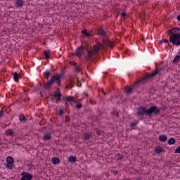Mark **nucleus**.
I'll return each instance as SVG.
<instances>
[{"label": "nucleus", "instance_id": "f257e3e1", "mask_svg": "<svg viewBox=\"0 0 180 180\" xmlns=\"http://www.w3.org/2000/svg\"><path fill=\"white\" fill-rule=\"evenodd\" d=\"M102 49V46H95L94 49H86L85 46H81L77 50V56L79 57L82 56L85 53V51L87 52V56H86V60H89L92 57V56H95L98 51H101Z\"/></svg>", "mask_w": 180, "mask_h": 180}, {"label": "nucleus", "instance_id": "f03ea898", "mask_svg": "<svg viewBox=\"0 0 180 180\" xmlns=\"http://www.w3.org/2000/svg\"><path fill=\"white\" fill-rule=\"evenodd\" d=\"M169 41L175 46L180 45V28L174 27L169 31Z\"/></svg>", "mask_w": 180, "mask_h": 180}, {"label": "nucleus", "instance_id": "7ed1b4c3", "mask_svg": "<svg viewBox=\"0 0 180 180\" xmlns=\"http://www.w3.org/2000/svg\"><path fill=\"white\" fill-rule=\"evenodd\" d=\"M158 112H160V109H158V108H157L156 106H151L148 110H146L144 107H141L140 108H138L136 115L139 117H141L143 114L145 113L147 116H150L151 113L157 115Z\"/></svg>", "mask_w": 180, "mask_h": 180}, {"label": "nucleus", "instance_id": "20e7f679", "mask_svg": "<svg viewBox=\"0 0 180 180\" xmlns=\"http://www.w3.org/2000/svg\"><path fill=\"white\" fill-rule=\"evenodd\" d=\"M161 71H162V69H156L151 74H148L146 77H143L139 82H142V84H144L147 79H150V78H153V77H155L157 74L161 75Z\"/></svg>", "mask_w": 180, "mask_h": 180}, {"label": "nucleus", "instance_id": "39448f33", "mask_svg": "<svg viewBox=\"0 0 180 180\" xmlns=\"http://www.w3.org/2000/svg\"><path fill=\"white\" fill-rule=\"evenodd\" d=\"M63 78V75H58L57 76H53L52 78L48 81L46 84V89H48V86H50L53 85L54 82H57V84H59L60 79Z\"/></svg>", "mask_w": 180, "mask_h": 180}, {"label": "nucleus", "instance_id": "423d86ee", "mask_svg": "<svg viewBox=\"0 0 180 180\" xmlns=\"http://www.w3.org/2000/svg\"><path fill=\"white\" fill-rule=\"evenodd\" d=\"M6 162L5 163V167L7 169H13V158H6Z\"/></svg>", "mask_w": 180, "mask_h": 180}, {"label": "nucleus", "instance_id": "0eeeda50", "mask_svg": "<svg viewBox=\"0 0 180 180\" xmlns=\"http://www.w3.org/2000/svg\"><path fill=\"white\" fill-rule=\"evenodd\" d=\"M21 180H31L33 179V175L30 173H27V172H22L21 174Z\"/></svg>", "mask_w": 180, "mask_h": 180}, {"label": "nucleus", "instance_id": "6e6552de", "mask_svg": "<svg viewBox=\"0 0 180 180\" xmlns=\"http://www.w3.org/2000/svg\"><path fill=\"white\" fill-rule=\"evenodd\" d=\"M65 103L68 105H71L72 106L74 105V97H67Z\"/></svg>", "mask_w": 180, "mask_h": 180}, {"label": "nucleus", "instance_id": "1a4fd4ad", "mask_svg": "<svg viewBox=\"0 0 180 180\" xmlns=\"http://www.w3.org/2000/svg\"><path fill=\"white\" fill-rule=\"evenodd\" d=\"M124 94H127V95H129V94H131L133 92V88L130 86H127L124 89Z\"/></svg>", "mask_w": 180, "mask_h": 180}, {"label": "nucleus", "instance_id": "9d476101", "mask_svg": "<svg viewBox=\"0 0 180 180\" xmlns=\"http://www.w3.org/2000/svg\"><path fill=\"white\" fill-rule=\"evenodd\" d=\"M15 5L17 8H20L23 5V1L22 0H15Z\"/></svg>", "mask_w": 180, "mask_h": 180}, {"label": "nucleus", "instance_id": "9b49d317", "mask_svg": "<svg viewBox=\"0 0 180 180\" xmlns=\"http://www.w3.org/2000/svg\"><path fill=\"white\" fill-rule=\"evenodd\" d=\"M98 34L99 36H106V32H105L103 29L101 28L98 30Z\"/></svg>", "mask_w": 180, "mask_h": 180}, {"label": "nucleus", "instance_id": "f8f14e48", "mask_svg": "<svg viewBox=\"0 0 180 180\" xmlns=\"http://www.w3.org/2000/svg\"><path fill=\"white\" fill-rule=\"evenodd\" d=\"M51 162L53 165H57V164H60V159L59 158H52Z\"/></svg>", "mask_w": 180, "mask_h": 180}, {"label": "nucleus", "instance_id": "ddd939ff", "mask_svg": "<svg viewBox=\"0 0 180 180\" xmlns=\"http://www.w3.org/2000/svg\"><path fill=\"white\" fill-rule=\"evenodd\" d=\"M155 152H156L157 154H161V153L162 152V148H161V146L155 147Z\"/></svg>", "mask_w": 180, "mask_h": 180}, {"label": "nucleus", "instance_id": "4468645a", "mask_svg": "<svg viewBox=\"0 0 180 180\" xmlns=\"http://www.w3.org/2000/svg\"><path fill=\"white\" fill-rule=\"evenodd\" d=\"M180 61V56L179 55H177L175 56V58H174L173 60V63L174 64H177L179 63Z\"/></svg>", "mask_w": 180, "mask_h": 180}, {"label": "nucleus", "instance_id": "2eb2a0df", "mask_svg": "<svg viewBox=\"0 0 180 180\" xmlns=\"http://www.w3.org/2000/svg\"><path fill=\"white\" fill-rule=\"evenodd\" d=\"M7 136H15V131L12 129H8L6 132Z\"/></svg>", "mask_w": 180, "mask_h": 180}, {"label": "nucleus", "instance_id": "dca6fc26", "mask_svg": "<svg viewBox=\"0 0 180 180\" xmlns=\"http://www.w3.org/2000/svg\"><path fill=\"white\" fill-rule=\"evenodd\" d=\"M43 140H44V141H47L49 140H50V139H51V136H50V134H46L45 135H44L42 136Z\"/></svg>", "mask_w": 180, "mask_h": 180}, {"label": "nucleus", "instance_id": "f3484780", "mask_svg": "<svg viewBox=\"0 0 180 180\" xmlns=\"http://www.w3.org/2000/svg\"><path fill=\"white\" fill-rule=\"evenodd\" d=\"M159 140H160V141H162V142L167 141V136L160 135L159 136Z\"/></svg>", "mask_w": 180, "mask_h": 180}, {"label": "nucleus", "instance_id": "a211bd4d", "mask_svg": "<svg viewBox=\"0 0 180 180\" xmlns=\"http://www.w3.org/2000/svg\"><path fill=\"white\" fill-rule=\"evenodd\" d=\"M13 79L16 82L19 81V74H18V72H14L13 73Z\"/></svg>", "mask_w": 180, "mask_h": 180}, {"label": "nucleus", "instance_id": "6ab92c4d", "mask_svg": "<svg viewBox=\"0 0 180 180\" xmlns=\"http://www.w3.org/2000/svg\"><path fill=\"white\" fill-rule=\"evenodd\" d=\"M167 143H168V144H170V145L175 144V139H174V138L169 139L167 141Z\"/></svg>", "mask_w": 180, "mask_h": 180}, {"label": "nucleus", "instance_id": "aec40b11", "mask_svg": "<svg viewBox=\"0 0 180 180\" xmlns=\"http://www.w3.org/2000/svg\"><path fill=\"white\" fill-rule=\"evenodd\" d=\"M82 33L86 36V37H89L90 34L88 32V31H86V30H84L82 31Z\"/></svg>", "mask_w": 180, "mask_h": 180}, {"label": "nucleus", "instance_id": "412c9836", "mask_svg": "<svg viewBox=\"0 0 180 180\" xmlns=\"http://www.w3.org/2000/svg\"><path fill=\"white\" fill-rule=\"evenodd\" d=\"M55 98H60V96H61V93L60 91H56L54 94Z\"/></svg>", "mask_w": 180, "mask_h": 180}, {"label": "nucleus", "instance_id": "4be33fe9", "mask_svg": "<svg viewBox=\"0 0 180 180\" xmlns=\"http://www.w3.org/2000/svg\"><path fill=\"white\" fill-rule=\"evenodd\" d=\"M44 77L46 78V79H49V77H50V72L46 71L44 74Z\"/></svg>", "mask_w": 180, "mask_h": 180}, {"label": "nucleus", "instance_id": "5701e85b", "mask_svg": "<svg viewBox=\"0 0 180 180\" xmlns=\"http://www.w3.org/2000/svg\"><path fill=\"white\" fill-rule=\"evenodd\" d=\"M68 162H76L77 158H68Z\"/></svg>", "mask_w": 180, "mask_h": 180}, {"label": "nucleus", "instance_id": "b1692460", "mask_svg": "<svg viewBox=\"0 0 180 180\" xmlns=\"http://www.w3.org/2000/svg\"><path fill=\"white\" fill-rule=\"evenodd\" d=\"M44 54L46 58H49V57H50V55L49 54V51H45L44 52Z\"/></svg>", "mask_w": 180, "mask_h": 180}, {"label": "nucleus", "instance_id": "393cba45", "mask_svg": "<svg viewBox=\"0 0 180 180\" xmlns=\"http://www.w3.org/2000/svg\"><path fill=\"white\" fill-rule=\"evenodd\" d=\"M89 137H91V136L89 135V134H84V140H88V139H89Z\"/></svg>", "mask_w": 180, "mask_h": 180}, {"label": "nucleus", "instance_id": "a878e982", "mask_svg": "<svg viewBox=\"0 0 180 180\" xmlns=\"http://www.w3.org/2000/svg\"><path fill=\"white\" fill-rule=\"evenodd\" d=\"M136 124H137V122H130L129 126H131V127H134Z\"/></svg>", "mask_w": 180, "mask_h": 180}, {"label": "nucleus", "instance_id": "bb28decb", "mask_svg": "<svg viewBox=\"0 0 180 180\" xmlns=\"http://www.w3.org/2000/svg\"><path fill=\"white\" fill-rule=\"evenodd\" d=\"M176 154H179L180 153V146H179L176 150H175Z\"/></svg>", "mask_w": 180, "mask_h": 180}, {"label": "nucleus", "instance_id": "cd10ccee", "mask_svg": "<svg viewBox=\"0 0 180 180\" xmlns=\"http://www.w3.org/2000/svg\"><path fill=\"white\" fill-rule=\"evenodd\" d=\"M161 43H166V44H169V42L167 39H163Z\"/></svg>", "mask_w": 180, "mask_h": 180}, {"label": "nucleus", "instance_id": "c85d7f7f", "mask_svg": "<svg viewBox=\"0 0 180 180\" xmlns=\"http://www.w3.org/2000/svg\"><path fill=\"white\" fill-rule=\"evenodd\" d=\"M63 113H64V110H63V109H60L58 115H63Z\"/></svg>", "mask_w": 180, "mask_h": 180}, {"label": "nucleus", "instance_id": "c756f323", "mask_svg": "<svg viewBox=\"0 0 180 180\" xmlns=\"http://www.w3.org/2000/svg\"><path fill=\"white\" fill-rule=\"evenodd\" d=\"M76 108L77 109H81V108H82V105L81 104H77Z\"/></svg>", "mask_w": 180, "mask_h": 180}, {"label": "nucleus", "instance_id": "7c9ffc66", "mask_svg": "<svg viewBox=\"0 0 180 180\" xmlns=\"http://www.w3.org/2000/svg\"><path fill=\"white\" fill-rule=\"evenodd\" d=\"M108 46H109L110 47H113V44L112 42H108Z\"/></svg>", "mask_w": 180, "mask_h": 180}, {"label": "nucleus", "instance_id": "2f4dec72", "mask_svg": "<svg viewBox=\"0 0 180 180\" xmlns=\"http://www.w3.org/2000/svg\"><path fill=\"white\" fill-rule=\"evenodd\" d=\"M20 120H21V122H23V120H25V116H21L20 117Z\"/></svg>", "mask_w": 180, "mask_h": 180}, {"label": "nucleus", "instance_id": "473e14b6", "mask_svg": "<svg viewBox=\"0 0 180 180\" xmlns=\"http://www.w3.org/2000/svg\"><path fill=\"white\" fill-rule=\"evenodd\" d=\"M75 71H77V72H79V71H81V69H79V68H78V67H76Z\"/></svg>", "mask_w": 180, "mask_h": 180}, {"label": "nucleus", "instance_id": "72a5a7b5", "mask_svg": "<svg viewBox=\"0 0 180 180\" xmlns=\"http://www.w3.org/2000/svg\"><path fill=\"white\" fill-rule=\"evenodd\" d=\"M4 110L0 111V118H1L2 116H4Z\"/></svg>", "mask_w": 180, "mask_h": 180}, {"label": "nucleus", "instance_id": "f704fd0d", "mask_svg": "<svg viewBox=\"0 0 180 180\" xmlns=\"http://www.w3.org/2000/svg\"><path fill=\"white\" fill-rule=\"evenodd\" d=\"M112 174H114V175H117V171H113L112 172Z\"/></svg>", "mask_w": 180, "mask_h": 180}, {"label": "nucleus", "instance_id": "c9c22d12", "mask_svg": "<svg viewBox=\"0 0 180 180\" xmlns=\"http://www.w3.org/2000/svg\"><path fill=\"white\" fill-rule=\"evenodd\" d=\"M121 16H122V18H124V16H126V13H122L121 14Z\"/></svg>", "mask_w": 180, "mask_h": 180}, {"label": "nucleus", "instance_id": "e433bc0d", "mask_svg": "<svg viewBox=\"0 0 180 180\" xmlns=\"http://www.w3.org/2000/svg\"><path fill=\"white\" fill-rule=\"evenodd\" d=\"M177 19H178V20L180 21V15H179L177 16Z\"/></svg>", "mask_w": 180, "mask_h": 180}, {"label": "nucleus", "instance_id": "4c0bfd02", "mask_svg": "<svg viewBox=\"0 0 180 180\" xmlns=\"http://www.w3.org/2000/svg\"><path fill=\"white\" fill-rule=\"evenodd\" d=\"M69 158H75V157L70 156V157H69Z\"/></svg>", "mask_w": 180, "mask_h": 180}, {"label": "nucleus", "instance_id": "58836bf2", "mask_svg": "<svg viewBox=\"0 0 180 180\" xmlns=\"http://www.w3.org/2000/svg\"><path fill=\"white\" fill-rule=\"evenodd\" d=\"M7 158H12V156H8Z\"/></svg>", "mask_w": 180, "mask_h": 180}, {"label": "nucleus", "instance_id": "ea45409f", "mask_svg": "<svg viewBox=\"0 0 180 180\" xmlns=\"http://www.w3.org/2000/svg\"><path fill=\"white\" fill-rule=\"evenodd\" d=\"M29 169H32V166H30V167H29Z\"/></svg>", "mask_w": 180, "mask_h": 180}]
</instances>
